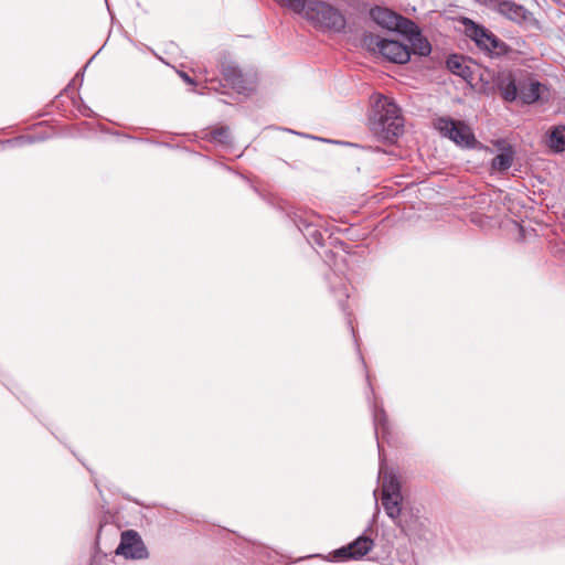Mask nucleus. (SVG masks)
<instances>
[{
    "instance_id": "f257e3e1",
    "label": "nucleus",
    "mask_w": 565,
    "mask_h": 565,
    "mask_svg": "<svg viewBox=\"0 0 565 565\" xmlns=\"http://www.w3.org/2000/svg\"><path fill=\"white\" fill-rule=\"evenodd\" d=\"M370 126L379 138L393 141L402 135L404 119L397 105L392 99L379 94L373 96Z\"/></svg>"
},
{
    "instance_id": "f03ea898",
    "label": "nucleus",
    "mask_w": 565,
    "mask_h": 565,
    "mask_svg": "<svg viewBox=\"0 0 565 565\" xmlns=\"http://www.w3.org/2000/svg\"><path fill=\"white\" fill-rule=\"evenodd\" d=\"M301 14L313 26L321 30L341 32L347 25L343 13L324 0H310Z\"/></svg>"
},
{
    "instance_id": "7ed1b4c3",
    "label": "nucleus",
    "mask_w": 565,
    "mask_h": 565,
    "mask_svg": "<svg viewBox=\"0 0 565 565\" xmlns=\"http://www.w3.org/2000/svg\"><path fill=\"white\" fill-rule=\"evenodd\" d=\"M466 35L484 53L491 56H502L510 52L509 45L494 35L491 31L472 20H462Z\"/></svg>"
},
{
    "instance_id": "20e7f679",
    "label": "nucleus",
    "mask_w": 565,
    "mask_h": 565,
    "mask_svg": "<svg viewBox=\"0 0 565 565\" xmlns=\"http://www.w3.org/2000/svg\"><path fill=\"white\" fill-rule=\"evenodd\" d=\"M364 42L370 50L377 51L390 62L405 64L411 58L409 47L398 41L381 39L371 34L365 36Z\"/></svg>"
},
{
    "instance_id": "39448f33",
    "label": "nucleus",
    "mask_w": 565,
    "mask_h": 565,
    "mask_svg": "<svg viewBox=\"0 0 565 565\" xmlns=\"http://www.w3.org/2000/svg\"><path fill=\"white\" fill-rule=\"evenodd\" d=\"M435 127L444 137L449 138L458 146L471 148L476 143L472 130L462 121L441 117L436 120Z\"/></svg>"
},
{
    "instance_id": "423d86ee",
    "label": "nucleus",
    "mask_w": 565,
    "mask_h": 565,
    "mask_svg": "<svg viewBox=\"0 0 565 565\" xmlns=\"http://www.w3.org/2000/svg\"><path fill=\"white\" fill-rule=\"evenodd\" d=\"M373 540L361 535L353 542L333 552L334 561L360 559L373 547Z\"/></svg>"
},
{
    "instance_id": "0eeeda50",
    "label": "nucleus",
    "mask_w": 565,
    "mask_h": 565,
    "mask_svg": "<svg viewBox=\"0 0 565 565\" xmlns=\"http://www.w3.org/2000/svg\"><path fill=\"white\" fill-rule=\"evenodd\" d=\"M116 554L134 559H141L147 557V550L138 533L130 530L121 534V541L116 548Z\"/></svg>"
},
{
    "instance_id": "6e6552de",
    "label": "nucleus",
    "mask_w": 565,
    "mask_h": 565,
    "mask_svg": "<svg viewBox=\"0 0 565 565\" xmlns=\"http://www.w3.org/2000/svg\"><path fill=\"white\" fill-rule=\"evenodd\" d=\"M545 145L554 153L565 152V125L552 126L545 134Z\"/></svg>"
},
{
    "instance_id": "1a4fd4ad",
    "label": "nucleus",
    "mask_w": 565,
    "mask_h": 565,
    "mask_svg": "<svg viewBox=\"0 0 565 565\" xmlns=\"http://www.w3.org/2000/svg\"><path fill=\"white\" fill-rule=\"evenodd\" d=\"M544 86L534 79H529L519 83V97L522 103L531 105L541 98V89Z\"/></svg>"
},
{
    "instance_id": "9d476101",
    "label": "nucleus",
    "mask_w": 565,
    "mask_h": 565,
    "mask_svg": "<svg viewBox=\"0 0 565 565\" xmlns=\"http://www.w3.org/2000/svg\"><path fill=\"white\" fill-rule=\"evenodd\" d=\"M370 15L376 24L387 30H393L398 25L399 14L390 9L376 7L370 11Z\"/></svg>"
},
{
    "instance_id": "9b49d317",
    "label": "nucleus",
    "mask_w": 565,
    "mask_h": 565,
    "mask_svg": "<svg viewBox=\"0 0 565 565\" xmlns=\"http://www.w3.org/2000/svg\"><path fill=\"white\" fill-rule=\"evenodd\" d=\"M514 160V151L511 146H507L491 161V169L497 172L508 171Z\"/></svg>"
},
{
    "instance_id": "f8f14e48",
    "label": "nucleus",
    "mask_w": 565,
    "mask_h": 565,
    "mask_svg": "<svg viewBox=\"0 0 565 565\" xmlns=\"http://www.w3.org/2000/svg\"><path fill=\"white\" fill-rule=\"evenodd\" d=\"M382 476V497H402L401 495V483L398 478L392 472H383V468L380 469Z\"/></svg>"
},
{
    "instance_id": "ddd939ff",
    "label": "nucleus",
    "mask_w": 565,
    "mask_h": 565,
    "mask_svg": "<svg viewBox=\"0 0 565 565\" xmlns=\"http://www.w3.org/2000/svg\"><path fill=\"white\" fill-rule=\"evenodd\" d=\"M401 500L402 497H382V505L385 513L399 526H402V523L398 520L402 512Z\"/></svg>"
},
{
    "instance_id": "4468645a",
    "label": "nucleus",
    "mask_w": 565,
    "mask_h": 565,
    "mask_svg": "<svg viewBox=\"0 0 565 565\" xmlns=\"http://www.w3.org/2000/svg\"><path fill=\"white\" fill-rule=\"evenodd\" d=\"M499 90L505 102H514L519 96V85L515 84L512 76L501 79L499 83Z\"/></svg>"
},
{
    "instance_id": "2eb2a0df",
    "label": "nucleus",
    "mask_w": 565,
    "mask_h": 565,
    "mask_svg": "<svg viewBox=\"0 0 565 565\" xmlns=\"http://www.w3.org/2000/svg\"><path fill=\"white\" fill-rule=\"evenodd\" d=\"M408 41L412 46V49H409L411 53L417 54L419 56H427L430 54L431 45L428 40L422 35L420 31L415 33V35Z\"/></svg>"
},
{
    "instance_id": "dca6fc26",
    "label": "nucleus",
    "mask_w": 565,
    "mask_h": 565,
    "mask_svg": "<svg viewBox=\"0 0 565 565\" xmlns=\"http://www.w3.org/2000/svg\"><path fill=\"white\" fill-rule=\"evenodd\" d=\"M448 70L462 78H468L471 75L470 67L465 64L461 56L452 55L447 60Z\"/></svg>"
},
{
    "instance_id": "f3484780",
    "label": "nucleus",
    "mask_w": 565,
    "mask_h": 565,
    "mask_svg": "<svg viewBox=\"0 0 565 565\" xmlns=\"http://www.w3.org/2000/svg\"><path fill=\"white\" fill-rule=\"evenodd\" d=\"M500 13L507 15L511 20H516L523 14V8L515 4L510 0H504L499 3Z\"/></svg>"
},
{
    "instance_id": "a211bd4d",
    "label": "nucleus",
    "mask_w": 565,
    "mask_h": 565,
    "mask_svg": "<svg viewBox=\"0 0 565 565\" xmlns=\"http://www.w3.org/2000/svg\"><path fill=\"white\" fill-rule=\"evenodd\" d=\"M393 30H396L408 36V40L418 33L419 28L409 19L398 15V25L394 26Z\"/></svg>"
},
{
    "instance_id": "6ab92c4d",
    "label": "nucleus",
    "mask_w": 565,
    "mask_h": 565,
    "mask_svg": "<svg viewBox=\"0 0 565 565\" xmlns=\"http://www.w3.org/2000/svg\"><path fill=\"white\" fill-rule=\"evenodd\" d=\"M223 75L225 77V79L227 82H230V84L236 88V89H241L242 88V83H243V77H242V74H241V71L235 67V66H226L223 68Z\"/></svg>"
},
{
    "instance_id": "aec40b11",
    "label": "nucleus",
    "mask_w": 565,
    "mask_h": 565,
    "mask_svg": "<svg viewBox=\"0 0 565 565\" xmlns=\"http://www.w3.org/2000/svg\"><path fill=\"white\" fill-rule=\"evenodd\" d=\"M373 422H374V429H375V435L376 436L379 435L380 429L385 431L387 418H386V414H385V411H384L383 407L374 405V407H373Z\"/></svg>"
},
{
    "instance_id": "412c9836",
    "label": "nucleus",
    "mask_w": 565,
    "mask_h": 565,
    "mask_svg": "<svg viewBox=\"0 0 565 565\" xmlns=\"http://www.w3.org/2000/svg\"><path fill=\"white\" fill-rule=\"evenodd\" d=\"M211 140L221 145H228L231 141V134L227 127H220L211 132Z\"/></svg>"
},
{
    "instance_id": "4be33fe9",
    "label": "nucleus",
    "mask_w": 565,
    "mask_h": 565,
    "mask_svg": "<svg viewBox=\"0 0 565 565\" xmlns=\"http://www.w3.org/2000/svg\"><path fill=\"white\" fill-rule=\"evenodd\" d=\"M310 0H281V4L297 14H301L308 7Z\"/></svg>"
},
{
    "instance_id": "5701e85b",
    "label": "nucleus",
    "mask_w": 565,
    "mask_h": 565,
    "mask_svg": "<svg viewBox=\"0 0 565 565\" xmlns=\"http://www.w3.org/2000/svg\"><path fill=\"white\" fill-rule=\"evenodd\" d=\"M305 235L307 236L308 241L311 244H316L318 246H323V244H324L323 234L319 230L308 225L307 234H305Z\"/></svg>"
},
{
    "instance_id": "b1692460",
    "label": "nucleus",
    "mask_w": 565,
    "mask_h": 565,
    "mask_svg": "<svg viewBox=\"0 0 565 565\" xmlns=\"http://www.w3.org/2000/svg\"><path fill=\"white\" fill-rule=\"evenodd\" d=\"M181 78L188 84H194V81L184 72H180Z\"/></svg>"
},
{
    "instance_id": "393cba45",
    "label": "nucleus",
    "mask_w": 565,
    "mask_h": 565,
    "mask_svg": "<svg viewBox=\"0 0 565 565\" xmlns=\"http://www.w3.org/2000/svg\"><path fill=\"white\" fill-rule=\"evenodd\" d=\"M25 140H26V138H25V137H21V138L19 139V141H20V142H24Z\"/></svg>"
}]
</instances>
